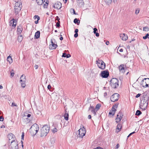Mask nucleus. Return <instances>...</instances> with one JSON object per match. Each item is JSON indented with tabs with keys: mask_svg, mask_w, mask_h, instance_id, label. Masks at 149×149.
I'll list each match as a JSON object with an SVG mask.
<instances>
[{
	"mask_svg": "<svg viewBox=\"0 0 149 149\" xmlns=\"http://www.w3.org/2000/svg\"><path fill=\"white\" fill-rule=\"evenodd\" d=\"M50 128L48 125H45L42 127L40 130V136L41 137L45 136L49 132Z\"/></svg>",
	"mask_w": 149,
	"mask_h": 149,
	"instance_id": "f257e3e1",
	"label": "nucleus"
},
{
	"mask_svg": "<svg viewBox=\"0 0 149 149\" xmlns=\"http://www.w3.org/2000/svg\"><path fill=\"white\" fill-rule=\"evenodd\" d=\"M39 129L38 125L36 124L33 125L30 128V132L32 135H35L37 133Z\"/></svg>",
	"mask_w": 149,
	"mask_h": 149,
	"instance_id": "f03ea898",
	"label": "nucleus"
},
{
	"mask_svg": "<svg viewBox=\"0 0 149 149\" xmlns=\"http://www.w3.org/2000/svg\"><path fill=\"white\" fill-rule=\"evenodd\" d=\"M22 6L21 3L20 2H17L15 3L14 6V12L16 15H18L20 11Z\"/></svg>",
	"mask_w": 149,
	"mask_h": 149,
	"instance_id": "7ed1b4c3",
	"label": "nucleus"
},
{
	"mask_svg": "<svg viewBox=\"0 0 149 149\" xmlns=\"http://www.w3.org/2000/svg\"><path fill=\"white\" fill-rule=\"evenodd\" d=\"M148 100L147 99L144 98L141 101L140 107L142 110H145L147 107L148 104Z\"/></svg>",
	"mask_w": 149,
	"mask_h": 149,
	"instance_id": "20e7f679",
	"label": "nucleus"
},
{
	"mask_svg": "<svg viewBox=\"0 0 149 149\" xmlns=\"http://www.w3.org/2000/svg\"><path fill=\"white\" fill-rule=\"evenodd\" d=\"M110 84L112 88H116L119 86L118 79L116 78H112L110 81Z\"/></svg>",
	"mask_w": 149,
	"mask_h": 149,
	"instance_id": "39448f33",
	"label": "nucleus"
},
{
	"mask_svg": "<svg viewBox=\"0 0 149 149\" xmlns=\"http://www.w3.org/2000/svg\"><path fill=\"white\" fill-rule=\"evenodd\" d=\"M96 63L97 64L98 67L101 69H104L105 68V65L104 62L101 60H98L96 61Z\"/></svg>",
	"mask_w": 149,
	"mask_h": 149,
	"instance_id": "423d86ee",
	"label": "nucleus"
},
{
	"mask_svg": "<svg viewBox=\"0 0 149 149\" xmlns=\"http://www.w3.org/2000/svg\"><path fill=\"white\" fill-rule=\"evenodd\" d=\"M10 148V149H18V143L17 141L13 140L11 142Z\"/></svg>",
	"mask_w": 149,
	"mask_h": 149,
	"instance_id": "0eeeda50",
	"label": "nucleus"
},
{
	"mask_svg": "<svg viewBox=\"0 0 149 149\" xmlns=\"http://www.w3.org/2000/svg\"><path fill=\"white\" fill-rule=\"evenodd\" d=\"M141 85L144 87L149 86V78H144L142 81L141 83Z\"/></svg>",
	"mask_w": 149,
	"mask_h": 149,
	"instance_id": "6e6552de",
	"label": "nucleus"
},
{
	"mask_svg": "<svg viewBox=\"0 0 149 149\" xmlns=\"http://www.w3.org/2000/svg\"><path fill=\"white\" fill-rule=\"evenodd\" d=\"M117 104H115V105H113L112 107L111 110L110 111L109 113V115H112V116H114L115 114V112L116 111V109L117 108Z\"/></svg>",
	"mask_w": 149,
	"mask_h": 149,
	"instance_id": "1a4fd4ad",
	"label": "nucleus"
},
{
	"mask_svg": "<svg viewBox=\"0 0 149 149\" xmlns=\"http://www.w3.org/2000/svg\"><path fill=\"white\" fill-rule=\"evenodd\" d=\"M119 94L118 93H114L111 97L110 99L111 102H115L117 101L119 99Z\"/></svg>",
	"mask_w": 149,
	"mask_h": 149,
	"instance_id": "9d476101",
	"label": "nucleus"
},
{
	"mask_svg": "<svg viewBox=\"0 0 149 149\" xmlns=\"http://www.w3.org/2000/svg\"><path fill=\"white\" fill-rule=\"evenodd\" d=\"M86 133V130L84 127L82 128H81L79 130V135L80 137L82 138L85 135Z\"/></svg>",
	"mask_w": 149,
	"mask_h": 149,
	"instance_id": "9b49d317",
	"label": "nucleus"
},
{
	"mask_svg": "<svg viewBox=\"0 0 149 149\" xmlns=\"http://www.w3.org/2000/svg\"><path fill=\"white\" fill-rule=\"evenodd\" d=\"M22 77H24L23 80L22 79H21L20 80V83L21 82V84L23 88H24L26 86V77L25 75L23 74L21 76V78H22Z\"/></svg>",
	"mask_w": 149,
	"mask_h": 149,
	"instance_id": "f8f14e48",
	"label": "nucleus"
},
{
	"mask_svg": "<svg viewBox=\"0 0 149 149\" xmlns=\"http://www.w3.org/2000/svg\"><path fill=\"white\" fill-rule=\"evenodd\" d=\"M100 75L103 78H106L108 77L109 74L108 71L104 70L101 72Z\"/></svg>",
	"mask_w": 149,
	"mask_h": 149,
	"instance_id": "ddd939ff",
	"label": "nucleus"
},
{
	"mask_svg": "<svg viewBox=\"0 0 149 149\" xmlns=\"http://www.w3.org/2000/svg\"><path fill=\"white\" fill-rule=\"evenodd\" d=\"M123 115L122 113L120 112H119L118 114L117 115V117L115 120L116 122L117 123L119 122L120 121L123 117Z\"/></svg>",
	"mask_w": 149,
	"mask_h": 149,
	"instance_id": "4468645a",
	"label": "nucleus"
},
{
	"mask_svg": "<svg viewBox=\"0 0 149 149\" xmlns=\"http://www.w3.org/2000/svg\"><path fill=\"white\" fill-rule=\"evenodd\" d=\"M31 115L30 114H27L26 113H25L24 114V118L27 120L26 123H28L31 120Z\"/></svg>",
	"mask_w": 149,
	"mask_h": 149,
	"instance_id": "2eb2a0df",
	"label": "nucleus"
},
{
	"mask_svg": "<svg viewBox=\"0 0 149 149\" xmlns=\"http://www.w3.org/2000/svg\"><path fill=\"white\" fill-rule=\"evenodd\" d=\"M51 45H49V48L51 49H55L56 47H57V45L54 44L52 41V40H51Z\"/></svg>",
	"mask_w": 149,
	"mask_h": 149,
	"instance_id": "dca6fc26",
	"label": "nucleus"
},
{
	"mask_svg": "<svg viewBox=\"0 0 149 149\" xmlns=\"http://www.w3.org/2000/svg\"><path fill=\"white\" fill-rule=\"evenodd\" d=\"M15 19H12L11 20H10V22H9V24L10 25L12 26V29H13L15 27L16 25V24L15 23V24H14L15 22Z\"/></svg>",
	"mask_w": 149,
	"mask_h": 149,
	"instance_id": "f3484780",
	"label": "nucleus"
},
{
	"mask_svg": "<svg viewBox=\"0 0 149 149\" xmlns=\"http://www.w3.org/2000/svg\"><path fill=\"white\" fill-rule=\"evenodd\" d=\"M54 7L58 9H60L61 7V4L60 2L55 3L53 6Z\"/></svg>",
	"mask_w": 149,
	"mask_h": 149,
	"instance_id": "a211bd4d",
	"label": "nucleus"
},
{
	"mask_svg": "<svg viewBox=\"0 0 149 149\" xmlns=\"http://www.w3.org/2000/svg\"><path fill=\"white\" fill-rule=\"evenodd\" d=\"M120 37L122 40H126L128 38L127 36L124 33L120 34Z\"/></svg>",
	"mask_w": 149,
	"mask_h": 149,
	"instance_id": "6ab92c4d",
	"label": "nucleus"
},
{
	"mask_svg": "<svg viewBox=\"0 0 149 149\" xmlns=\"http://www.w3.org/2000/svg\"><path fill=\"white\" fill-rule=\"evenodd\" d=\"M123 66V65H121L119 66V71L120 72L122 73H124L125 72V68Z\"/></svg>",
	"mask_w": 149,
	"mask_h": 149,
	"instance_id": "aec40b11",
	"label": "nucleus"
},
{
	"mask_svg": "<svg viewBox=\"0 0 149 149\" xmlns=\"http://www.w3.org/2000/svg\"><path fill=\"white\" fill-rule=\"evenodd\" d=\"M43 6L44 8H47L48 4V0H44V2L43 1Z\"/></svg>",
	"mask_w": 149,
	"mask_h": 149,
	"instance_id": "412c9836",
	"label": "nucleus"
},
{
	"mask_svg": "<svg viewBox=\"0 0 149 149\" xmlns=\"http://www.w3.org/2000/svg\"><path fill=\"white\" fill-rule=\"evenodd\" d=\"M40 31H37L35 33V38L36 39L39 38L40 36Z\"/></svg>",
	"mask_w": 149,
	"mask_h": 149,
	"instance_id": "4be33fe9",
	"label": "nucleus"
},
{
	"mask_svg": "<svg viewBox=\"0 0 149 149\" xmlns=\"http://www.w3.org/2000/svg\"><path fill=\"white\" fill-rule=\"evenodd\" d=\"M54 125H55L54 126V128L52 129V131L54 133L57 132V129L56 128V127H57V125L56 124H53V126H54Z\"/></svg>",
	"mask_w": 149,
	"mask_h": 149,
	"instance_id": "5701e85b",
	"label": "nucleus"
},
{
	"mask_svg": "<svg viewBox=\"0 0 149 149\" xmlns=\"http://www.w3.org/2000/svg\"><path fill=\"white\" fill-rule=\"evenodd\" d=\"M7 60L9 62L10 64H11L13 62V60L11 57L9 55L7 57Z\"/></svg>",
	"mask_w": 149,
	"mask_h": 149,
	"instance_id": "b1692460",
	"label": "nucleus"
},
{
	"mask_svg": "<svg viewBox=\"0 0 149 149\" xmlns=\"http://www.w3.org/2000/svg\"><path fill=\"white\" fill-rule=\"evenodd\" d=\"M121 127V125L120 124H118L117 126V128L116 129V131L117 132H119L120 130Z\"/></svg>",
	"mask_w": 149,
	"mask_h": 149,
	"instance_id": "393cba45",
	"label": "nucleus"
},
{
	"mask_svg": "<svg viewBox=\"0 0 149 149\" xmlns=\"http://www.w3.org/2000/svg\"><path fill=\"white\" fill-rule=\"evenodd\" d=\"M64 119L66 120L68 119L69 114L68 113L65 112L64 115Z\"/></svg>",
	"mask_w": 149,
	"mask_h": 149,
	"instance_id": "a878e982",
	"label": "nucleus"
},
{
	"mask_svg": "<svg viewBox=\"0 0 149 149\" xmlns=\"http://www.w3.org/2000/svg\"><path fill=\"white\" fill-rule=\"evenodd\" d=\"M22 30V27L20 25L18 27L17 29V32H19V33H20L21 32Z\"/></svg>",
	"mask_w": 149,
	"mask_h": 149,
	"instance_id": "bb28decb",
	"label": "nucleus"
},
{
	"mask_svg": "<svg viewBox=\"0 0 149 149\" xmlns=\"http://www.w3.org/2000/svg\"><path fill=\"white\" fill-rule=\"evenodd\" d=\"M36 1L38 5H40L42 4L43 0H36Z\"/></svg>",
	"mask_w": 149,
	"mask_h": 149,
	"instance_id": "cd10ccee",
	"label": "nucleus"
},
{
	"mask_svg": "<svg viewBox=\"0 0 149 149\" xmlns=\"http://www.w3.org/2000/svg\"><path fill=\"white\" fill-rule=\"evenodd\" d=\"M78 3L79 4V5L80 6H83L84 3V2L82 1V0H78Z\"/></svg>",
	"mask_w": 149,
	"mask_h": 149,
	"instance_id": "c85d7f7f",
	"label": "nucleus"
},
{
	"mask_svg": "<svg viewBox=\"0 0 149 149\" xmlns=\"http://www.w3.org/2000/svg\"><path fill=\"white\" fill-rule=\"evenodd\" d=\"M13 134L12 133L9 134L8 135V138L9 139V140H10V139L13 138Z\"/></svg>",
	"mask_w": 149,
	"mask_h": 149,
	"instance_id": "c756f323",
	"label": "nucleus"
},
{
	"mask_svg": "<svg viewBox=\"0 0 149 149\" xmlns=\"http://www.w3.org/2000/svg\"><path fill=\"white\" fill-rule=\"evenodd\" d=\"M112 0H104V1L108 5L110 4L112 2Z\"/></svg>",
	"mask_w": 149,
	"mask_h": 149,
	"instance_id": "7c9ffc66",
	"label": "nucleus"
},
{
	"mask_svg": "<svg viewBox=\"0 0 149 149\" xmlns=\"http://www.w3.org/2000/svg\"><path fill=\"white\" fill-rule=\"evenodd\" d=\"M23 39V37L22 36H19L18 37V40L19 42H21Z\"/></svg>",
	"mask_w": 149,
	"mask_h": 149,
	"instance_id": "2f4dec72",
	"label": "nucleus"
},
{
	"mask_svg": "<svg viewBox=\"0 0 149 149\" xmlns=\"http://www.w3.org/2000/svg\"><path fill=\"white\" fill-rule=\"evenodd\" d=\"M80 21H79L77 18H75L74 20V22L75 24H77L78 25Z\"/></svg>",
	"mask_w": 149,
	"mask_h": 149,
	"instance_id": "473e14b6",
	"label": "nucleus"
},
{
	"mask_svg": "<svg viewBox=\"0 0 149 149\" xmlns=\"http://www.w3.org/2000/svg\"><path fill=\"white\" fill-rule=\"evenodd\" d=\"M141 114V112L139 110H137L136 112V115L137 116H139Z\"/></svg>",
	"mask_w": 149,
	"mask_h": 149,
	"instance_id": "72a5a7b5",
	"label": "nucleus"
},
{
	"mask_svg": "<svg viewBox=\"0 0 149 149\" xmlns=\"http://www.w3.org/2000/svg\"><path fill=\"white\" fill-rule=\"evenodd\" d=\"M143 31H148L149 28L147 26H145L143 27Z\"/></svg>",
	"mask_w": 149,
	"mask_h": 149,
	"instance_id": "f704fd0d",
	"label": "nucleus"
},
{
	"mask_svg": "<svg viewBox=\"0 0 149 149\" xmlns=\"http://www.w3.org/2000/svg\"><path fill=\"white\" fill-rule=\"evenodd\" d=\"M101 106V105L100 104H97L95 107V108L96 109H97V110H98Z\"/></svg>",
	"mask_w": 149,
	"mask_h": 149,
	"instance_id": "c9c22d12",
	"label": "nucleus"
},
{
	"mask_svg": "<svg viewBox=\"0 0 149 149\" xmlns=\"http://www.w3.org/2000/svg\"><path fill=\"white\" fill-rule=\"evenodd\" d=\"M143 38L144 39H146L147 38H149V34L148 33H147L146 34V36L143 37Z\"/></svg>",
	"mask_w": 149,
	"mask_h": 149,
	"instance_id": "e433bc0d",
	"label": "nucleus"
},
{
	"mask_svg": "<svg viewBox=\"0 0 149 149\" xmlns=\"http://www.w3.org/2000/svg\"><path fill=\"white\" fill-rule=\"evenodd\" d=\"M70 12L71 13H73L74 14L76 15V13H75L74 10L73 8H71L70 9Z\"/></svg>",
	"mask_w": 149,
	"mask_h": 149,
	"instance_id": "4c0bfd02",
	"label": "nucleus"
},
{
	"mask_svg": "<svg viewBox=\"0 0 149 149\" xmlns=\"http://www.w3.org/2000/svg\"><path fill=\"white\" fill-rule=\"evenodd\" d=\"M91 112L94 114V116L96 114V111H95V109H93L91 110Z\"/></svg>",
	"mask_w": 149,
	"mask_h": 149,
	"instance_id": "58836bf2",
	"label": "nucleus"
},
{
	"mask_svg": "<svg viewBox=\"0 0 149 149\" xmlns=\"http://www.w3.org/2000/svg\"><path fill=\"white\" fill-rule=\"evenodd\" d=\"M11 107H13L14 106L17 107V106L14 102H13L11 105Z\"/></svg>",
	"mask_w": 149,
	"mask_h": 149,
	"instance_id": "ea45409f",
	"label": "nucleus"
},
{
	"mask_svg": "<svg viewBox=\"0 0 149 149\" xmlns=\"http://www.w3.org/2000/svg\"><path fill=\"white\" fill-rule=\"evenodd\" d=\"M13 71V70H12V71H11L10 72V75L11 77H13L14 74V73Z\"/></svg>",
	"mask_w": 149,
	"mask_h": 149,
	"instance_id": "a19ab883",
	"label": "nucleus"
},
{
	"mask_svg": "<svg viewBox=\"0 0 149 149\" xmlns=\"http://www.w3.org/2000/svg\"><path fill=\"white\" fill-rule=\"evenodd\" d=\"M60 22L59 21H58V22L56 23V26L57 27H59L60 26Z\"/></svg>",
	"mask_w": 149,
	"mask_h": 149,
	"instance_id": "79ce46f5",
	"label": "nucleus"
},
{
	"mask_svg": "<svg viewBox=\"0 0 149 149\" xmlns=\"http://www.w3.org/2000/svg\"><path fill=\"white\" fill-rule=\"evenodd\" d=\"M24 132H22V135L21 136V139L22 140H24Z\"/></svg>",
	"mask_w": 149,
	"mask_h": 149,
	"instance_id": "37998d69",
	"label": "nucleus"
},
{
	"mask_svg": "<svg viewBox=\"0 0 149 149\" xmlns=\"http://www.w3.org/2000/svg\"><path fill=\"white\" fill-rule=\"evenodd\" d=\"M93 30H94L93 32H94V33L95 34V33H97V28H94Z\"/></svg>",
	"mask_w": 149,
	"mask_h": 149,
	"instance_id": "c03bdc74",
	"label": "nucleus"
},
{
	"mask_svg": "<svg viewBox=\"0 0 149 149\" xmlns=\"http://www.w3.org/2000/svg\"><path fill=\"white\" fill-rule=\"evenodd\" d=\"M40 19V17H38V19L37 20L35 21V23L36 24H38V20Z\"/></svg>",
	"mask_w": 149,
	"mask_h": 149,
	"instance_id": "a18cd8bd",
	"label": "nucleus"
},
{
	"mask_svg": "<svg viewBox=\"0 0 149 149\" xmlns=\"http://www.w3.org/2000/svg\"><path fill=\"white\" fill-rule=\"evenodd\" d=\"M139 12V9H137L136 10L135 13L136 14H138Z\"/></svg>",
	"mask_w": 149,
	"mask_h": 149,
	"instance_id": "49530a36",
	"label": "nucleus"
},
{
	"mask_svg": "<svg viewBox=\"0 0 149 149\" xmlns=\"http://www.w3.org/2000/svg\"><path fill=\"white\" fill-rule=\"evenodd\" d=\"M66 56H67V54L65 53H63V55L62 56V57H65Z\"/></svg>",
	"mask_w": 149,
	"mask_h": 149,
	"instance_id": "de8ad7c7",
	"label": "nucleus"
},
{
	"mask_svg": "<svg viewBox=\"0 0 149 149\" xmlns=\"http://www.w3.org/2000/svg\"><path fill=\"white\" fill-rule=\"evenodd\" d=\"M135 133V132H132L131 133H130L129 135L127 136V137H129L132 134H133L134 133Z\"/></svg>",
	"mask_w": 149,
	"mask_h": 149,
	"instance_id": "09e8293b",
	"label": "nucleus"
},
{
	"mask_svg": "<svg viewBox=\"0 0 149 149\" xmlns=\"http://www.w3.org/2000/svg\"><path fill=\"white\" fill-rule=\"evenodd\" d=\"M141 95V94L138 93V94H137L136 95L135 97L136 98H138V97H139Z\"/></svg>",
	"mask_w": 149,
	"mask_h": 149,
	"instance_id": "8fccbe9b",
	"label": "nucleus"
},
{
	"mask_svg": "<svg viewBox=\"0 0 149 149\" xmlns=\"http://www.w3.org/2000/svg\"><path fill=\"white\" fill-rule=\"evenodd\" d=\"M78 36V34L77 33H75L74 35V36L75 38H77Z\"/></svg>",
	"mask_w": 149,
	"mask_h": 149,
	"instance_id": "3c124183",
	"label": "nucleus"
},
{
	"mask_svg": "<svg viewBox=\"0 0 149 149\" xmlns=\"http://www.w3.org/2000/svg\"><path fill=\"white\" fill-rule=\"evenodd\" d=\"M38 17H39L38 15H36L34 17V18L35 19H36L37 18V19H38Z\"/></svg>",
	"mask_w": 149,
	"mask_h": 149,
	"instance_id": "603ef678",
	"label": "nucleus"
},
{
	"mask_svg": "<svg viewBox=\"0 0 149 149\" xmlns=\"http://www.w3.org/2000/svg\"><path fill=\"white\" fill-rule=\"evenodd\" d=\"M3 120V118L2 116H0V121H2Z\"/></svg>",
	"mask_w": 149,
	"mask_h": 149,
	"instance_id": "864d4df0",
	"label": "nucleus"
},
{
	"mask_svg": "<svg viewBox=\"0 0 149 149\" xmlns=\"http://www.w3.org/2000/svg\"><path fill=\"white\" fill-rule=\"evenodd\" d=\"M89 109H91V110L93 109H94V107L93 106H90V107H89Z\"/></svg>",
	"mask_w": 149,
	"mask_h": 149,
	"instance_id": "5fc2aeb1",
	"label": "nucleus"
},
{
	"mask_svg": "<svg viewBox=\"0 0 149 149\" xmlns=\"http://www.w3.org/2000/svg\"><path fill=\"white\" fill-rule=\"evenodd\" d=\"M119 147V144L118 143L117 144V145L116 146H115V148H118Z\"/></svg>",
	"mask_w": 149,
	"mask_h": 149,
	"instance_id": "6e6d98bb",
	"label": "nucleus"
},
{
	"mask_svg": "<svg viewBox=\"0 0 149 149\" xmlns=\"http://www.w3.org/2000/svg\"><path fill=\"white\" fill-rule=\"evenodd\" d=\"M51 87V86L50 85H49L48 86L47 88L48 89H50Z\"/></svg>",
	"mask_w": 149,
	"mask_h": 149,
	"instance_id": "4d7b16f0",
	"label": "nucleus"
},
{
	"mask_svg": "<svg viewBox=\"0 0 149 149\" xmlns=\"http://www.w3.org/2000/svg\"><path fill=\"white\" fill-rule=\"evenodd\" d=\"M34 67L36 68V69H37L38 68V66L37 65H35Z\"/></svg>",
	"mask_w": 149,
	"mask_h": 149,
	"instance_id": "13d9d810",
	"label": "nucleus"
},
{
	"mask_svg": "<svg viewBox=\"0 0 149 149\" xmlns=\"http://www.w3.org/2000/svg\"><path fill=\"white\" fill-rule=\"evenodd\" d=\"M78 29H76L75 30V31H74V32L75 33H78Z\"/></svg>",
	"mask_w": 149,
	"mask_h": 149,
	"instance_id": "bf43d9fd",
	"label": "nucleus"
},
{
	"mask_svg": "<svg viewBox=\"0 0 149 149\" xmlns=\"http://www.w3.org/2000/svg\"><path fill=\"white\" fill-rule=\"evenodd\" d=\"M70 56V54H68V55H67V56H66L65 57H67V58H68Z\"/></svg>",
	"mask_w": 149,
	"mask_h": 149,
	"instance_id": "052dcab7",
	"label": "nucleus"
},
{
	"mask_svg": "<svg viewBox=\"0 0 149 149\" xmlns=\"http://www.w3.org/2000/svg\"><path fill=\"white\" fill-rule=\"evenodd\" d=\"M107 45H108L109 43V41H107L105 43Z\"/></svg>",
	"mask_w": 149,
	"mask_h": 149,
	"instance_id": "680f3d73",
	"label": "nucleus"
},
{
	"mask_svg": "<svg viewBox=\"0 0 149 149\" xmlns=\"http://www.w3.org/2000/svg\"><path fill=\"white\" fill-rule=\"evenodd\" d=\"M91 118V115H89L88 116V118L89 119H90Z\"/></svg>",
	"mask_w": 149,
	"mask_h": 149,
	"instance_id": "e2e57ef3",
	"label": "nucleus"
},
{
	"mask_svg": "<svg viewBox=\"0 0 149 149\" xmlns=\"http://www.w3.org/2000/svg\"><path fill=\"white\" fill-rule=\"evenodd\" d=\"M95 34H96V36L97 37H98L99 36V34L98 33H96Z\"/></svg>",
	"mask_w": 149,
	"mask_h": 149,
	"instance_id": "0e129e2a",
	"label": "nucleus"
},
{
	"mask_svg": "<svg viewBox=\"0 0 149 149\" xmlns=\"http://www.w3.org/2000/svg\"><path fill=\"white\" fill-rule=\"evenodd\" d=\"M56 19L57 20H58V21H59V20L60 19L58 17V16H57L56 17Z\"/></svg>",
	"mask_w": 149,
	"mask_h": 149,
	"instance_id": "69168bd1",
	"label": "nucleus"
},
{
	"mask_svg": "<svg viewBox=\"0 0 149 149\" xmlns=\"http://www.w3.org/2000/svg\"><path fill=\"white\" fill-rule=\"evenodd\" d=\"M95 149H103L102 148H101L100 147H97Z\"/></svg>",
	"mask_w": 149,
	"mask_h": 149,
	"instance_id": "338daca9",
	"label": "nucleus"
},
{
	"mask_svg": "<svg viewBox=\"0 0 149 149\" xmlns=\"http://www.w3.org/2000/svg\"><path fill=\"white\" fill-rule=\"evenodd\" d=\"M63 37H61L60 38V40H63Z\"/></svg>",
	"mask_w": 149,
	"mask_h": 149,
	"instance_id": "774afa93",
	"label": "nucleus"
}]
</instances>
